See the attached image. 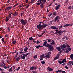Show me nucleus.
<instances>
[{"instance_id": "obj_1", "label": "nucleus", "mask_w": 73, "mask_h": 73, "mask_svg": "<svg viewBox=\"0 0 73 73\" xmlns=\"http://www.w3.org/2000/svg\"><path fill=\"white\" fill-rule=\"evenodd\" d=\"M21 24H22V25H26V24H27L28 23L27 21L24 20L23 19H21Z\"/></svg>"}, {"instance_id": "obj_2", "label": "nucleus", "mask_w": 73, "mask_h": 73, "mask_svg": "<svg viewBox=\"0 0 73 73\" xmlns=\"http://www.w3.org/2000/svg\"><path fill=\"white\" fill-rule=\"evenodd\" d=\"M50 28L51 29H54V31H56V32H58V28L56 27V26H50Z\"/></svg>"}, {"instance_id": "obj_3", "label": "nucleus", "mask_w": 73, "mask_h": 73, "mask_svg": "<svg viewBox=\"0 0 73 73\" xmlns=\"http://www.w3.org/2000/svg\"><path fill=\"white\" fill-rule=\"evenodd\" d=\"M60 47L61 49H63L62 50H64V48L66 49V46L65 44H63Z\"/></svg>"}, {"instance_id": "obj_4", "label": "nucleus", "mask_w": 73, "mask_h": 73, "mask_svg": "<svg viewBox=\"0 0 73 73\" xmlns=\"http://www.w3.org/2000/svg\"><path fill=\"white\" fill-rule=\"evenodd\" d=\"M40 57L41 58L40 59V60H43V58H45V55L42 54L40 56Z\"/></svg>"}, {"instance_id": "obj_5", "label": "nucleus", "mask_w": 73, "mask_h": 73, "mask_svg": "<svg viewBox=\"0 0 73 73\" xmlns=\"http://www.w3.org/2000/svg\"><path fill=\"white\" fill-rule=\"evenodd\" d=\"M48 49H49L50 51H53V50L54 49V48H53V46L51 45V46L49 47Z\"/></svg>"}, {"instance_id": "obj_6", "label": "nucleus", "mask_w": 73, "mask_h": 73, "mask_svg": "<svg viewBox=\"0 0 73 73\" xmlns=\"http://www.w3.org/2000/svg\"><path fill=\"white\" fill-rule=\"evenodd\" d=\"M36 27L38 29H40L42 28V25L39 24L38 25H37Z\"/></svg>"}, {"instance_id": "obj_7", "label": "nucleus", "mask_w": 73, "mask_h": 73, "mask_svg": "<svg viewBox=\"0 0 73 73\" xmlns=\"http://www.w3.org/2000/svg\"><path fill=\"white\" fill-rule=\"evenodd\" d=\"M60 54H58L54 58V60H56L57 59H58L59 57H60Z\"/></svg>"}, {"instance_id": "obj_8", "label": "nucleus", "mask_w": 73, "mask_h": 73, "mask_svg": "<svg viewBox=\"0 0 73 73\" xmlns=\"http://www.w3.org/2000/svg\"><path fill=\"white\" fill-rule=\"evenodd\" d=\"M60 7H61V5L60 4L58 6H56L55 7V9H56V10H58V9H59V8H60Z\"/></svg>"}, {"instance_id": "obj_9", "label": "nucleus", "mask_w": 73, "mask_h": 73, "mask_svg": "<svg viewBox=\"0 0 73 73\" xmlns=\"http://www.w3.org/2000/svg\"><path fill=\"white\" fill-rule=\"evenodd\" d=\"M60 17L58 15L55 18V19L54 20V21H55V22H56L57 21V20H58V19Z\"/></svg>"}, {"instance_id": "obj_10", "label": "nucleus", "mask_w": 73, "mask_h": 73, "mask_svg": "<svg viewBox=\"0 0 73 73\" xmlns=\"http://www.w3.org/2000/svg\"><path fill=\"white\" fill-rule=\"evenodd\" d=\"M36 69V67L35 66H32L30 68V70H35V69Z\"/></svg>"}, {"instance_id": "obj_11", "label": "nucleus", "mask_w": 73, "mask_h": 73, "mask_svg": "<svg viewBox=\"0 0 73 73\" xmlns=\"http://www.w3.org/2000/svg\"><path fill=\"white\" fill-rule=\"evenodd\" d=\"M45 57L46 58H50V54H48L45 56Z\"/></svg>"}, {"instance_id": "obj_12", "label": "nucleus", "mask_w": 73, "mask_h": 73, "mask_svg": "<svg viewBox=\"0 0 73 73\" xmlns=\"http://www.w3.org/2000/svg\"><path fill=\"white\" fill-rule=\"evenodd\" d=\"M18 13H17V12L15 13H14V14L12 15V16H18Z\"/></svg>"}, {"instance_id": "obj_13", "label": "nucleus", "mask_w": 73, "mask_h": 73, "mask_svg": "<svg viewBox=\"0 0 73 73\" xmlns=\"http://www.w3.org/2000/svg\"><path fill=\"white\" fill-rule=\"evenodd\" d=\"M47 70H49L50 72H52V71H53V69L51 68H50V67H48L47 68Z\"/></svg>"}, {"instance_id": "obj_14", "label": "nucleus", "mask_w": 73, "mask_h": 73, "mask_svg": "<svg viewBox=\"0 0 73 73\" xmlns=\"http://www.w3.org/2000/svg\"><path fill=\"white\" fill-rule=\"evenodd\" d=\"M12 13H10L8 17L9 18V19H11V18H12V17H11V16H12Z\"/></svg>"}, {"instance_id": "obj_15", "label": "nucleus", "mask_w": 73, "mask_h": 73, "mask_svg": "<svg viewBox=\"0 0 73 73\" xmlns=\"http://www.w3.org/2000/svg\"><path fill=\"white\" fill-rule=\"evenodd\" d=\"M56 49L57 50H58V51H60V50H61V49L60 47H58L56 48Z\"/></svg>"}, {"instance_id": "obj_16", "label": "nucleus", "mask_w": 73, "mask_h": 73, "mask_svg": "<svg viewBox=\"0 0 73 73\" xmlns=\"http://www.w3.org/2000/svg\"><path fill=\"white\" fill-rule=\"evenodd\" d=\"M48 25H46V24H44L42 25V29H43V28H45L46 27H47V26H48Z\"/></svg>"}, {"instance_id": "obj_17", "label": "nucleus", "mask_w": 73, "mask_h": 73, "mask_svg": "<svg viewBox=\"0 0 73 73\" xmlns=\"http://www.w3.org/2000/svg\"><path fill=\"white\" fill-rule=\"evenodd\" d=\"M28 48L27 47H26L25 48L24 51H25V52H28Z\"/></svg>"}, {"instance_id": "obj_18", "label": "nucleus", "mask_w": 73, "mask_h": 73, "mask_svg": "<svg viewBox=\"0 0 73 73\" xmlns=\"http://www.w3.org/2000/svg\"><path fill=\"white\" fill-rule=\"evenodd\" d=\"M41 4V5H40V7H41V8H44V7L43 6V3H42V2H40V4Z\"/></svg>"}, {"instance_id": "obj_19", "label": "nucleus", "mask_w": 73, "mask_h": 73, "mask_svg": "<svg viewBox=\"0 0 73 73\" xmlns=\"http://www.w3.org/2000/svg\"><path fill=\"white\" fill-rule=\"evenodd\" d=\"M21 58H22L23 60H24L25 58V56L21 55Z\"/></svg>"}, {"instance_id": "obj_20", "label": "nucleus", "mask_w": 73, "mask_h": 73, "mask_svg": "<svg viewBox=\"0 0 73 73\" xmlns=\"http://www.w3.org/2000/svg\"><path fill=\"white\" fill-rule=\"evenodd\" d=\"M51 45L49 44H46L45 46H46V47H48V48H49V47H50V46H51Z\"/></svg>"}, {"instance_id": "obj_21", "label": "nucleus", "mask_w": 73, "mask_h": 73, "mask_svg": "<svg viewBox=\"0 0 73 73\" xmlns=\"http://www.w3.org/2000/svg\"><path fill=\"white\" fill-rule=\"evenodd\" d=\"M70 58L71 60H73V54H72L70 55Z\"/></svg>"}, {"instance_id": "obj_22", "label": "nucleus", "mask_w": 73, "mask_h": 73, "mask_svg": "<svg viewBox=\"0 0 73 73\" xmlns=\"http://www.w3.org/2000/svg\"><path fill=\"white\" fill-rule=\"evenodd\" d=\"M69 25L68 24H66L65 25H64L63 26L64 27H69Z\"/></svg>"}, {"instance_id": "obj_23", "label": "nucleus", "mask_w": 73, "mask_h": 73, "mask_svg": "<svg viewBox=\"0 0 73 73\" xmlns=\"http://www.w3.org/2000/svg\"><path fill=\"white\" fill-rule=\"evenodd\" d=\"M66 59H63V60L62 61V63H64V62H66Z\"/></svg>"}, {"instance_id": "obj_24", "label": "nucleus", "mask_w": 73, "mask_h": 73, "mask_svg": "<svg viewBox=\"0 0 73 73\" xmlns=\"http://www.w3.org/2000/svg\"><path fill=\"white\" fill-rule=\"evenodd\" d=\"M62 72V71L61 70H59L57 71H56L55 72L56 73H58V72H59V73H60V72Z\"/></svg>"}, {"instance_id": "obj_25", "label": "nucleus", "mask_w": 73, "mask_h": 73, "mask_svg": "<svg viewBox=\"0 0 73 73\" xmlns=\"http://www.w3.org/2000/svg\"><path fill=\"white\" fill-rule=\"evenodd\" d=\"M52 43H50L51 44H52V45H54V44H55L54 41H53V40H52Z\"/></svg>"}, {"instance_id": "obj_26", "label": "nucleus", "mask_w": 73, "mask_h": 73, "mask_svg": "<svg viewBox=\"0 0 73 73\" xmlns=\"http://www.w3.org/2000/svg\"><path fill=\"white\" fill-rule=\"evenodd\" d=\"M9 71L10 72H12V71H13V70L12 69V67H11L10 68H9Z\"/></svg>"}, {"instance_id": "obj_27", "label": "nucleus", "mask_w": 73, "mask_h": 73, "mask_svg": "<svg viewBox=\"0 0 73 73\" xmlns=\"http://www.w3.org/2000/svg\"><path fill=\"white\" fill-rule=\"evenodd\" d=\"M68 63H69V64H72V65L73 66V61H70L68 62Z\"/></svg>"}, {"instance_id": "obj_28", "label": "nucleus", "mask_w": 73, "mask_h": 73, "mask_svg": "<svg viewBox=\"0 0 73 73\" xmlns=\"http://www.w3.org/2000/svg\"><path fill=\"white\" fill-rule=\"evenodd\" d=\"M9 20V18H8L7 17H6L5 19L6 22H8V20Z\"/></svg>"}, {"instance_id": "obj_29", "label": "nucleus", "mask_w": 73, "mask_h": 73, "mask_svg": "<svg viewBox=\"0 0 73 73\" xmlns=\"http://www.w3.org/2000/svg\"><path fill=\"white\" fill-rule=\"evenodd\" d=\"M40 2H43V4H44L45 2H46V1L45 0H40Z\"/></svg>"}, {"instance_id": "obj_30", "label": "nucleus", "mask_w": 73, "mask_h": 73, "mask_svg": "<svg viewBox=\"0 0 73 73\" xmlns=\"http://www.w3.org/2000/svg\"><path fill=\"white\" fill-rule=\"evenodd\" d=\"M20 58L19 57H18V58H16V59H16V61H19V60H20Z\"/></svg>"}, {"instance_id": "obj_31", "label": "nucleus", "mask_w": 73, "mask_h": 73, "mask_svg": "<svg viewBox=\"0 0 73 73\" xmlns=\"http://www.w3.org/2000/svg\"><path fill=\"white\" fill-rule=\"evenodd\" d=\"M35 47L36 48H37L38 49V48L40 47V45H39L38 46H35Z\"/></svg>"}, {"instance_id": "obj_32", "label": "nucleus", "mask_w": 73, "mask_h": 73, "mask_svg": "<svg viewBox=\"0 0 73 73\" xmlns=\"http://www.w3.org/2000/svg\"><path fill=\"white\" fill-rule=\"evenodd\" d=\"M46 44H47V42L46 41L44 42L43 44V45L45 46V45H46Z\"/></svg>"}, {"instance_id": "obj_33", "label": "nucleus", "mask_w": 73, "mask_h": 73, "mask_svg": "<svg viewBox=\"0 0 73 73\" xmlns=\"http://www.w3.org/2000/svg\"><path fill=\"white\" fill-rule=\"evenodd\" d=\"M66 48H70V46L68 45V44H66Z\"/></svg>"}, {"instance_id": "obj_34", "label": "nucleus", "mask_w": 73, "mask_h": 73, "mask_svg": "<svg viewBox=\"0 0 73 73\" xmlns=\"http://www.w3.org/2000/svg\"><path fill=\"white\" fill-rule=\"evenodd\" d=\"M12 43L13 44H15L16 43V41L15 40H14L13 42Z\"/></svg>"}, {"instance_id": "obj_35", "label": "nucleus", "mask_w": 73, "mask_h": 73, "mask_svg": "<svg viewBox=\"0 0 73 73\" xmlns=\"http://www.w3.org/2000/svg\"><path fill=\"white\" fill-rule=\"evenodd\" d=\"M19 53L20 54H24L25 53L22 51H20V52H19Z\"/></svg>"}, {"instance_id": "obj_36", "label": "nucleus", "mask_w": 73, "mask_h": 73, "mask_svg": "<svg viewBox=\"0 0 73 73\" xmlns=\"http://www.w3.org/2000/svg\"><path fill=\"white\" fill-rule=\"evenodd\" d=\"M41 63H42V65H44V64H45V61H41Z\"/></svg>"}, {"instance_id": "obj_37", "label": "nucleus", "mask_w": 73, "mask_h": 73, "mask_svg": "<svg viewBox=\"0 0 73 73\" xmlns=\"http://www.w3.org/2000/svg\"><path fill=\"white\" fill-rule=\"evenodd\" d=\"M58 33L59 35H60V34L61 33H62V31H58Z\"/></svg>"}, {"instance_id": "obj_38", "label": "nucleus", "mask_w": 73, "mask_h": 73, "mask_svg": "<svg viewBox=\"0 0 73 73\" xmlns=\"http://www.w3.org/2000/svg\"><path fill=\"white\" fill-rule=\"evenodd\" d=\"M9 9V7H8L7 8L5 9L6 11H8Z\"/></svg>"}, {"instance_id": "obj_39", "label": "nucleus", "mask_w": 73, "mask_h": 73, "mask_svg": "<svg viewBox=\"0 0 73 73\" xmlns=\"http://www.w3.org/2000/svg\"><path fill=\"white\" fill-rule=\"evenodd\" d=\"M58 62H59V64H62V61H58Z\"/></svg>"}, {"instance_id": "obj_40", "label": "nucleus", "mask_w": 73, "mask_h": 73, "mask_svg": "<svg viewBox=\"0 0 73 73\" xmlns=\"http://www.w3.org/2000/svg\"><path fill=\"white\" fill-rule=\"evenodd\" d=\"M33 37H31L29 38V40H30V41H32V40H33Z\"/></svg>"}, {"instance_id": "obj_41", "label": "nucleus", "mask_w": 73, "mask_h": 73, "mask_svg": "<svg viewBox=\"0 0 73 73\" xmlns=\"http://www.w3.org/2000/svg\"><path fill=\"white\" fill-rule=\"evenodd\" d=\"M35 1V0H32L31 1V3H33V2H34V1Z\"/></svg>"}, {"instance_id": "obj_42", "label": "nucleus", "mask_w": 73, "mask_h": 73, "mask_svg": "<svg viewBox=\"0 0 73 73\" xmlns=\"http://www.w3.org/2000/svg\"><path fill=\"white\" fill-rule=\"evenodd\" d=\"M62 28V25H61L59 27V29H61Z\"/></svg>"}, {"instance_id": "obj_43", "label": "nucleus", "mask_w": 73, "mask_h": 73, "mask_svg": "<svg viewBox=\"0 0 73 73\" xmlns=\"http://www.w3.org/2000/svg\"><path fill=\"white\" fill-rule=\"evenodd\" d=\"M72 8V7L71 6H69L68 7V9H70Z\"/></svg>"}, {"instance_id": "obj_44", "label": "nucleus", "mask_w": 73, "mask_h": 73, "mask_svg": "<svg viewBox=\"0 0 73 73\" xmlns=\"http://www.w3.org/2000/svg\"><path fill=\"white\" fill-rule=\"evenodd\" d=\"M28 54H29V53L26 54H25V57H27V56H28Z\"/></svg>"}, {"instance_id": "obj_45", "label": "nucleus", "mask_w": 73, "mask_h": 73, "mask_svg": "<svg viewBox=\"0 0 73 73\" xmlns=\"http://www.w3.org/2000/svg\"><path fill=\"white\" fill-rule=\"evenodd\" d=\"M32 72L33 73H37V71H35V70H33V71Z\"/></svg>"}, {"instance_id": "obj_46", "label": "nucleus", "mask_w": 73, "mask_h": 73, "mask_svg": "<svg viewBox=\"0 0 73 73\" xmlns=\"http://www.w3.org/2000/svg\"><path fill=\"white\" fill-rule=\"evenodd\" d=\"M37 55H35L34 56V58L35 59L36 58H37Z\"/></svg>"}, {"instance_id": "obj_47", "label": "nucleus", "mask_w": 73, "mask_h": 73, "mask_svg": "<svg viewBox=\"0 0 73 73\" xmlns=\"http://www.w3.org/2000/svg\"><path fill=\"white\" fill-rule=\"evenodd\" d=\"M62 31V33H65V32H66V31H65V30H64L63 31Z\"/></svg>"}, {"instance_id": "obj_48", "label": "nucleus", "mask_w": 73, "mask_h": 73, "mask_svg": "<svg viewBox=\"0 0 73 73\" xmlns=\"http://www.w3.org/2000/svg\"><path fill=\"white\" fill-rule=\"evenodd\" d=\"M52 41V40L50 39V40H48V42H50L51 41Z\"/></svg>"}, {"instance_id": "obj_49", "label": "nucleus", "mask_w": 73, "mask_h": 73, "mask_svg": "<svg viewBox=\"0 0 73 73\" xmlns=\"http://www.w3.org/2000/svg\"><path fill=\"white\" fill-rule=\"evenodd\" d=\"M20 50L21 52H23V48H21L20 49Z\"/></svg>"}, {"instance_id": "obj_50", "label": "nucleus", "mask_w": 73, "mask_h": 73, "mask_svg": "<svg viewBox=\"0 0 73 73\" xmlns=\"http://www.w3.org/2000/svg\"><path fill=\"white\" fill-rule=\"evenodd\" d=\"M36 4L38 5H40V3H36Z\"/></svg>"}, {"instance_id": "obj_51", "label": "nucleus", "mask_w": 73, "mask_h": 73, "mask_svg": "<svg viewBox=\"0 0 73 73\" xmlns=\"http://www.w3.org/2000/svg\"><path fill=\"white\" fill-rule=\"evenodd\" d=\"M4 65H3V64H1V67H2V68L3 67Z\"/></svg>"}, {"instance_id": "obj_52", "label": "nucleus", "mask_w": 73, "mask_h": 73, "mask_svg": "<svg viewBox=\"0 0 73 73\" xmlns=\"http://www.w3.org/2000/svg\"><path fill=\"white\" fill-rule=\"evenodd\" d=\"M53 15H54V16H55V15H56V13H55V12H54L53 13Z\"/></svg>"}, {"instance_id": "obj_53", "label": "nucleus", "mask_w": 73, "mask_h": 73, "mask_svg": "<svg viewBox=\"0 0 73 73\" xmlns=\"http://www.w3.org/2000/svg\"><path fill=\"white\" fill-rule=\"evenodd\" d=\"M16 52H17L16 51H15V52H12V54H14V53H15Z\"/></svg>"}, {"instance_id": "obj_54", "label": "nucleus", "mask_w": 73, "mask_h": 73, "mask_svg": "<svg viewBox=\"0 0 73 73\" xmlns=\"http://www.w3.org/2000/svg\"><path fill=\"white\" fill-rule=\"evenodd\" d=\"M66 53H69V52L67 50H66Z\"/></svg>"}, {"instance_id": "obj_55", "label": "nucleus", "mask_w": 73, "mask_h": 73, "mask_svg": "<svg viewBox=\"0 0 73 73\" xmlns=\"http://www.w3.org/2000/svg\"><path fill=\"white\" fill-rule=\"evenodd\" d=\"M69 25H69V26H73V24H68Z\"/></svg>"}, {"instance_id": "obj_56", "label": "nucleus", "mask_w": 73, "mask_h": 73, "mask_svg": "<svg viewBox=\"0 0 73 73\" xmlns=\"http://www.w3.org/2000/svg\"><path fill=\"white\" fill-rule=\"evenodd\" d=\"M68 50L69 51H70V50H71V48H69L68 49Z\"/></svg>"}, {"instance_id": "obj_57", "label": "nucleus", "mask_w": 73, "mask_h": 73, "mask_svg": "<svg viewBox=\"0 0 73 73\" xmlns=\"http://www.w3.org/2000/svg\"><path fill=\"white\" fill-rule=\"evenodd\" d=\"M62 73H66V72L65 71H62Z\"/></svg>"}, {"instance_id": "obj_58", "label": "nucleus", "mask_w": 73, "mask_h": 73, "mask_svg": "<svg viewBox=\"0 0 73 73\" xmlns=\"http://www.w3.org/2000/svg\"><path fill=\"white\" fill-rule=\"evenodd\" d=\"M29 7V5H27V6L26 7V8H28V7Z\"/></svg>"}, {"instance_id": "obj_59", "label": "nucleus", "mask_w": 73, "mask_h": 73, "mask_svg": "<svg viewBox=\"0 0 73 73\" xmlns=\"http://www.w3.org/2000/svg\"><path fill=\"white\" fill-rule=\"evenodd\" d=\"M0 70L1 71H4V70H3V69L1 68H0Z\"/></svg>"}, {"instance_id": "obj_60", "label": "nucleus", "mask_w": 73, "mask_h": 73, "mask_svg": "<svg viewBox=\"0 0 73 73\" xmlns=\"http://www.w3.org/2000/svg\"><path fill=\"white\" fill-rule=\"evenodd\" d=\"M2 63L3 64V65H6V64L3 61L2 62Z\"/></svg>"}, {"instance_id": "obj_61", "label": "nucleus", "mask_w": 73, "mask_h": 73, "mask_svg": "<svg viewBox=\"0 0 73 73\" xmlns=\"http://www.w3.org/2000/svg\"><path fill=\"white\" fill-rule=\"evenodd\" d=\"M65 68L66 69H68V67H67V66H65Z\"/></svg>"}, {"instance_id": "obj_62", "label": "nucleus", "mask_w": 73, "mask_h": 73, "mask_svg": "<svg viewBox=\"0 0 73 73\" xmlns=\"http://www.w3.org/2000/svg\"><path fill=\"white\" fill-rule=\"evenodd\" d=\"M17 55H15V56L14 58H15V59H16V58L17 57Z\"/></svg>"}, {"instance_id": "obj_63", "label": "nucleus", "mask_w": 73, "mask_h": 73, "mask_svg": "<svg viewBox=\"0 0 73 73\" xmlns=\"http://www.w3.org/2000/svg\"><path fill=\"white\" fill-rule=\"evenodd\" d=\"M20 69V67H19L17 69V70H19V69Z\"/></svg>"}, {"instance_id": "obj_64", "label": "nucleus", "mask_w": 73, "mask_h": 73, "mask_svg": "<svg viewBox=\"0 0 73 73\" xmlns=\"http://www.w3.org/2000/svg\"><path fill=\"white\" fill-rule=\"evenodd\" d=\"M5 37H8V35H5Z\"/></svg>"}]
</instances>
